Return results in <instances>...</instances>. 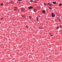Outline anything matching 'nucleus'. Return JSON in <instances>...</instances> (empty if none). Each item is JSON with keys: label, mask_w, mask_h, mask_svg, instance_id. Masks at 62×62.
<instances>
[{"label": "nucleus", "mask_w": 62, "mask_h": 62, "mask_svg": "<svg viewBox=\"0 0 62 62\" xmlns=\"http://www.w3.org/2000/svg\"><path fill=\"white\" fill-rule=\"evenodd\" d=\"M33 8V7H29V8L30 9H32V8Z\"/></svg>", "instance_id": "2"}, {"label": "nucleus", "mask_w": 62, "mask_h": 62, "mask_svg": "<svg viewBox=\"0 0 62 62\" xmlns=\"http://www.w3.org/2000/svg\"><path fill=\"white\" fill-rule=\"evenodd\" d=\"M38 20H39V18H37V22H38Z\"/></svg>", "instance_id": "14"}, {"label": "nucleus", "mask_w": 62, "mask_h": 62, "mask_svg": "<svg viewBox=\"0 0 62 62\" xmlns=\"http://www.w3.org/2000/svg\"><path fill=\"white\" fill-rule=\"evenodd\" d=\"M37 11V9H35L34 10V12H36Z\"/></svg>", "instance_id": "3"}, {"label": "nucleus", "mask_w": 62, "mask_h": 62, "mask_svg": "<svg viewBox=\"0 0 62 62\" xmlns=\"http://www.w3.org/2000/svg\"><path fill=\"white\" fill-rule=\"evenodd\" d=\"M49 9H52V8H51V7H49Z\"/></svg>", "instance_id": "11"}, {"label": "nucleus", "mask_w": 62, "mask_h": 62, "mask_svg": "<svg viewBox=\"0 0 62 62\" xmlns=\"http://www.w3.org/2000/svg\"><path fill=\"white\" fill-rule=\"evenodd\" d=\"M52 4H50V5H49L50 6H52Z\"/></svg>", "instance_id": "15"}, {"label": "nucleus", "mask_w": 62, "mask_h": 62, "mask_svg": "<svg viewBox=\"0 0 62 62\" xmlns=\"http://www.w3.org/2000/svg\"><path fill=\"white\" fill-rule=\"evenodd\" d=\"M37 1H39V0H37Z\"/></svg>", "instance_id": "25"}, {"label": "nucleus", "mask_w": 62, "mask_h": 62, "mask_svg": "<svg viewBox=\"0 0 62 62\" xmlns=\"http://www.w3.org/2000/svg\"><path fill=\"white\" fill-rule=\"evenodd\" d=\"M1 20H3V18H1Z\"/></svg>", "instance_id": "24"}, {"label": "nucleus", "mask_w": 62, "mask_h": 62, "mask_svg": "<svg viewBox=\"0 0 62 62\" xmlns=\"http://www.w3.org/2000/svg\"><path fill=\"white\" fill-rule=\"evenodd\" d=\"M29 18L30 19H31V16H30L29 17Z\"/></svg>", "instance_id": "12"}, {"label": "nucleus", "mask_w": 62, "mask_h": 62, "mask_svg": "<svg viewBox=\"0 0 62 62\" xmlns=\"http://www.w3.org/2000/svg\"><path fill=\"white\" fill-rule=\"evenodd\" d=\"M23 17H24V18H25V16H23Z\"/></svg>", "instance_id": "8"}, {"label": "nucleus", "mask_w": 62, "mask_h": 62, "mask_svg": "<svg viewBox=\"0 0 62 62\" xmlns=\"http://www.w3.org/2000/svg\"><path fill=\"white\" fill-rule=\"evenodd\" d=\"M48 5H50V3H48Z\"/></svg>", "instance_id": "19"}, {"label": "nucleus", "mask_w": 62, "mask_h": 62, "mask_svg": "<svg viewBox=\"0 0 62 62\" xmlns=\"http://www.w3.org/2000/svg\"><path fill=\"white\" fill-rule=\"evenodd\" d=\"M22 10V11H23V10Z\"/></svg>", "instance_id": "23"}, {"label": "nucleus", "mask_w": 62, "mask_h": 62, "mask_svg": "<svg viewBox=\"0 0 62 62\" xmlns=\"http://www.w3.org/2000/svg\"><path fill=\"white\" fill-rule=\"evenodd\" d=\"M43 12H44V13H45V10H44L43 11Z\"/></svg>", "instance_id": "13"}, {"label": "nucleus", "mask_w": 62, "mask_h": 62, "mask_svg": "<svg viewBox=\"0 0 62 62\" xmlns=\"http://www.w3.org/2000/svg\"><path fill=\"white\" fill-rule=\"evenodd\" d=\"M33 0H31L30 1V2H33Z\"/></svg>", "instance_id": "6"}, {"label": "nucleus", "mask_w": 62, "mask_h": 62, "mask_svg": "<svg viewBox=\"0 0 62 62\" xmlns=\"http://www.w3.org/2000/svg\"><path fill=\"white\" fill-rule=\"evenodd\" d=\"M52 17H55V15L54 14L52 13Z\"/></svg>", "instance_id": "1"}, {"label": "nucleus", "mask_w": 62, "mask_h": 62, "mask_svg": "<svg viewBox=\"0 0 62 62\" xmlns=\"http://www.w3.org/2000/svg\"><path fill=\"white\" fill-rule=\"evenodd\" d=\"M57 29H58V28H59V27H57V28H56Z\"/></svg>", "instance_id": "16"}, {"label": "nucleus", "mask_w": 62, "mask_h": 62, "mask_svg": "<svg viewBox=\"0 0 62 62\" xmlns=\"http://www.w3.org/2000/svg\"><path fill=\"white\" fill-rule=\"evenodd\" d=\"M53 3L54 4H56V2L54 1L53 2Z\"/></svg>", "instance_id": "4"}, {"label": "nucleus", "mask_w": 62, "mask_h": 62, "mask_svg": "<svg viewBox=\"0 0 62 62\" xmlns=\"http://www.w3.org/2000/svg\"><path fill=\"white\" fill-rule=\"evenodd\" d=\"M26 28H28V27L27 26H26Z\"/></svg>", "instance_id": "17"}, {"label": "nucleus", "mask_w": 62, "mask_h": 62, "mask_svg": "<svg viewBox=\"0 0 62 62\" xmlns=\"http://www.w3.org/2000/svg\"><path fill=\"white\" fill-rule=\"evenodd\" d=\"M1 6H3V3H1L0 4Z\"/></svg>", "instance_id": "9"}, {"label": "nucleus", "mask_w": 62, "mask_h": 62, "mask_svg": "<svg viewBox=\"0 0 62 62\" xmlns=\"http://www.w3.org/2000/svg\"><path fill=\"white\" fill-rule=\"evenodd\" d=\"M14 8H16V9L18 8H17V7H15Z\"/></svg>", "instance_id": "10"}, {"label": "nucleus", "mask_w": 62, "mask_h": 62, "mask_svg": "<svg viewBox=\"0 0 62 62\" xmlns=\"http://www.w3.org/2000/svg\"><path fill=\"white\" fill-rule=\"evenodd\" d=\"M22 0H18V1H21Z\"/></svg>", "instance_id": "18"}, {"label": "nucleus", "mask_w": 62, "mask_h": 62, "mask_svg": "<svg viewBox=\"0 0 62 62\" xmlns=\"http://www.w3.org/2000/svg\"><path fill=\"white\" fill-rule=\"evenodd\" d=\"M44 5H46V6H47V4H46L45 3H44Z\"/></svg>", "instance_id": "7"}, {"label": "nucleus", "mask_w": 62, "mask_h": 62, "mask_svg": "<svg viewBox=\"0 0 62 62\" xmlns=\"http://www.w3.org/2000/svg\"><path fill=\"white\" fill-rule=\"evenodd\" d=\"M51 37H53V35H51Z\"/></svg>", "instance_id": "21"}, {"label": "nucleus", "mask_w": 62, "mask_h": 62, "mask_svg": "<svg viewBox=\"0 0 62 62\" xmlns=\"http://www.w3.org/2000/svg\"><path fill=\"white\" fill-rule=\"evenodd\" d=\"M59 6H62V4H61V3H60L59 4Z\"/></svg>", "instance_id": "5"}, {"label": "nucleus", "mask_w": 62, "mask_h": 62, "mask_svg": "<svg viewBox=\"0 0 62 62\" xmlns=\"http://www.w3.org/2000/svg\"><path fill=\"white\" fill-rule=\"evenodd\" d=\"M59 21H60V20L59 19Z\"/></svg>", "instance_id": "22"}, {"label": "nucleus", "mask_w": 62, "mask_h": 62, "mask_svg": "<svg viewBox=\"0 0 62 62\" xmlns=\"http://www.w3.org/2000/svg\"><path fill=\"white\" fill-rule=\"evenodd\" d=\"M14 10H16V9H14Z\"/></svg>", "instance_id": "20"}]
</instances>
